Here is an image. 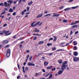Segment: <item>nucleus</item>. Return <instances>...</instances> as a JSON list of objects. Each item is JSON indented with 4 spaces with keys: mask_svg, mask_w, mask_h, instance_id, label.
<instances>
[{
    "mask_svg": "<svg viewBox=\"0 0 79 79\" xmlns=\"http://www.w3.org/2000/svg\"><path fill=\"white\" fill-rule=\"evenodd\" d=\"M24 11H23L22 13H21V14H22V15H24Z\"/></svg>",
    "mask_w": 79,
    "mask_h": 79,
    "instance_id": "49530a36",
    "label": "nucleus"
},
{
    "mask_svg": "<svg viewBox=\"0 0 79 79\" xmlns=\"http://www.w3.org/2000/svg\"><path fill=\"white\" fill-rule=\"evenodd\" d=\"M42 71L44 73H45V70L44 69H43Z\"/></svg>",
    "mask_w": 79,
    "mask_h": 79,
    "instance_id": "052dcab7",
    "label": "nucleus"
},
{
    "mask_svg": "<svg viewBox=\"0 0 79 79\" xmlns=\"http://www.w3.org/2000/svg\"><path fill=\"white\" fill-rule=\"evenodd\" d=\"M36 23V21L32 23V24H31V27H35V26H37V25H38L39 24H40V22L39 21L37 22L34 25V23Z\"/></svg>",
    "mask_w": 79,
    "mask_h": 79,
    "instance_id": "f03ea898",
    "label": "nucleus"
},
{
    "mask_svg": "<svg viewBox=\"0 0 79 79\" xmlns=\"http://www.w3.org/2000/svg\"><path fill=\"white\" fill-rule=\"evenodd\" d=\"M53 38H51L49 39V41H50V40H53Z\"/></svg>",
    "mask_w": 79,
    "mask_h": 79,
    "instance_id": "c03bdc74",
    "label": "nucleus"
},
{
    "mask_svg": "<svg viewBox=\"0 0 79 79\" xmlns=\"http://www.w3.org/2000/svg\"><path fill=\"white\" fill-rule=\"evenodd\" d=\"M5 11H8V9H7V8H5V10H4Z\"/></svg>",
    "mask_w": 79,
    "mask_h": 79,
    "instance_id": "bf43d9fd",
    "label": "nucleus"
},
{
    "mask_svg": "<svg viewBox=\"0 0 79 79\" xmlns=\"http://www.w3.org/2000/svg\"><path fill=\"white\" fill-rule=\"evenodd\" d=\"M56 69V68H54V69H52V71H54V70H55Z\"/></svg>",
    "mask_w": 79,
    "mask_h": 79,
    "instance_id": "37998d69",
    "label": "nucleus"
},
{
    "mask_svg": "<svg viewBox=\"0 0 79 79\" xmlns=\"http://www.w3.org/2000/svg\"><path fill=\"white\" fill-rule=\"evenodd\" d=\"M7 2L8 3H10V4H11L12 3H13V1L11 0H9V1H7Z\"/></svg>",
    "mask_w": 79,
    "mask_h": 79,
    "instance_id": "412c9836",
    "label": "nucleus"
},
{
    "mask_svg": "<svg viewBox=\"0 0 79 79\" xmlns=\"http://www.w3.org/2000/svg\"><path fill=\"white\" fill-rule=\"evenodd\" d=\"M79 21H75V23H79Z\"/></svg>",
    "mask_w": 79,
    "mask_h": 79,
    "instance_id": "e2e57ef3",
    "label": "nucleus"
},
{
    "mask_svg": "<svg viewBox=\"0 0 79 79\" xmlns=\"http://www.w3.org/2000/svg\"><path fill=\"white\" fill-rule=\"evenodd\" d=\"M70 10V8H67L64 10V11H67V10Z\"/></svg>",
    "mask_w": 79,
    "mask_h": 79,
    "instance_id": "b1692460",
    "label": "nucleus"
},
{
    "mask_svg": "<svg viewBox=\"0 0 79 79\" xmlns=\"http://www.w3.org/2000/svg\"><path fill=\"white\" fill-rule=\"evenodd\" d=\"M7 53H10V49H8Z\"/></svg>",
    "mask_w": 79,
    "mask_h": 79,
    "instance_id": "72a5a7b5",
    "label": "nucleus"
},
{
    "mask_svg": "<svg viewBox=\"0 0 79 79\" xmlns=\"http://www.w3.org/2000/svg\"><path fill=\"white\" fill-rule=\"evenodd\" d=\"M44 41H41L39 42V44L40 45L41 44H44Z\"/></svg>",
    "mask_w": 79,
    "mask_h": 79,
    "instance_id": "4468645a",
    "label": "nucleus"
},
{
    "mask_svg": "<svg viewBox=\"0 0 79 79\" xmlns=\"http://www.w3.org/2000/svg\"><path fill=\"white\" fill-rule=\"evenodd\" d=\"M67 61H65L64 62V64L63 63H62V65L61 67V69L62 71H64V69H66V64H67Z\"/></svg>",
    "mask_w": 79,
    "mask_h": 79,
    "instance_id": "f257e3e1",
    "label": "nucleus"
},
{
    "mask_svg": "<svg viewBox=\"0 0 79 79\" xmlns=\"http://www.w3.org/2000/svg\"><path fill=\"white\" fill-rule=\"evenodd\" d=\"M20 78V77L19 76H18L17 77V79H19Z\"/></svg>",
    "mask_w": 79,
    "mask_h": 79,
    "instance_id": "0e129e2a",
    "label": "nucleus"
},
{
    "mask_svg": "<svg viewBox=\"0 0 79 79\" xmlns=\"http://www.w3.org/2000/svg\"><path fill=\"white\" fill-rule=\"evenodd\" d=\"M73 42L74 43V45H77V44L76 42V41H74Z\"/></svg>",
    "mask_w": 79,
    "mask_h": 79,
    "instance_id": "c9c22d12",
    "label": "nucleus"
},
{
    "mask_svg": "<svg viewBox=\"0 0 79 79\" xmlns=\"http://www.w3.org/2000/svg\"><path fill=\"white\" fill-rule=\"evenodd\" d=\"M62 73H63V71L62 70H60L58 72L57 74L58 75H60V74H61Z\"/></svg>",
    "mask_w": 79,
    "mask_h": 79,
    "instance_id": "1a4fd4ad",
    "label": "nucleus"
},
{
    "mask_svg": "<svg viewBox=\"0 0 79 79\" xmlns=\"http://www.w3.org/2000/svg\"><path fill=\"white\" fill-rule=\"evenodd\" d=\"M73 55L74 56H77L78 55V53L76 52H73Z\"/></svg>",
    "mask_w": 79,
    "mask_h": 79,
    "instance_id": "9d476101",
    "label": "nucleus"
},
{
    "mask_svg": "<svg viewBox=\"0 0 79 79\" xmlns=\"http://www.w3.org/2000/svg\"><path fill=\"white\" fill-rule=\"evenodd\" d=\"M18 68H19V70L20 69V67L19 66V64H17Z\"/></svg>",
    "mask_w": 79,
    "mask_h": 79,
    "instance_id": "a19ab883",
    "label": "nucleus"
},
{
    "mask_svg": "<svg viewBox=\"0 0 79 79\" xmlns=\"http://www.w3.org/2000/svg\"><path fill=\"white\" fill-rule=\"evenodd\" d=\"M52 50H56V48H52Z\"/></svg>",
    "mask_w": 79,
    "mask_h": 79,
    "instance_id": "603ef678",
    "label": "nucleus"
},
{
    "mask_svg": "<svg viewBox=\"0 0 79 79\" xmlns=\"http://www.w3.org/2000/svg\"><path fill=\"white\" fill-rule=\"evenodd\" d=\"M37 38L36 36H35L34 37V38L33 39V40H36V39Z\"/></svg>",
    "mask_w": 79,
    "mask_h": 79,
    "instance_id": "de8ad7c7",
    "label": "nucleus"
},
{
    "mask_svg": "<svg viewBox=\"0 0 79 79\" xmlns=\"http://www.w3.org/2000/svg\"><path fill=\"white\" fill-rule=\"evenodd\" d=\"M4 6L5 7H7V8H10V6H11V4L8 3H7L6 2H5L4 3Z\"/></svg>",
    "mask_w": 79,
    "mask_h": 79,
    "instance_id": "20e7f679",
    "label": "nucleus"
},
{
    "mask_svg": "<svg viewBox=\"0 0 79 79\" xmlns=\"http://www.w3.org/2000/svg\"><path fill=\"white\" fill-rule=\"evenodd\" d=\"M78 32H79V31H77L75 32V34H78Z\"/></svg>",
    "mask_w": 79,
    "mask_h": 79,
    "instance_id": "5fc2aeb1",
    "label": "nucleus"
},
{
    "mask_svg": "<svg viewBox=\"0 0 79 79\" xmlns=\"http://www.w3.org/2000/svg\"><path fill=\"white\" fill-rule=\"evenodd\" d=\"M74 49H75V50H77V47L75 46L74 48Z\"/></svg>",
    "mask_w": 79,
    "mask_h": 79,
    "instance_id": "3c124183",
    "label": "nucleus"
},
{
    "mask_svg": "<svg viewBox=\"0 0 79 79\" xmlns=\"http://www.w3.org/2000/svg\"><path fill=\"white\" fill-rule=\"evenodd\" d=\"M47 45H48V47H50V44L48 43L47 44Z\"/></svg>",
    "mask_w": 79,
    "mask_h": 79,
    "instance_id": "338daca9",
    "label": "nucleus"
},
{
    "mask_svg": "<svg viewBox=\"0 0 79 79\" xmlns=\"http://www.w3.org/2000/svg\"><path fill=\"white\" fill-rule=\"evenodd\" d=\"M50 15H51V14H49L46 15L44 16V17H47L48 16H50Z\"/></svg>",
    "mask_w": 79,
    "mask_h": 79,
    "instance_id": "dca6fc26",
    "label": "nucleus"
},
{
    "mask_svg": "<svg viewBox=\"0 0 79 79\" xmlns=\"http://www.w3.org/2000/svg\"><path fill=\"white\" fill-rule=\"evenodd\" d=\"M16 35H15L14 36H13V38H14V39H16L17 38V37H16Z\"/></svg>",
    "mask_w": 79,
    "mask_h": 79,
    "instance_id": "09e8293b",
    "label": "nucleus"
},
{
    "mask_svg": "<svg viewBox=\"0 0 79 79\" xmlns=\"http://www.w3.org/2000/svg\"><path fill=\"white\" fill-rule=\"evenodd\" d=\"M77 6H76V7H72V8L73 9H76V8H77Z\"/></svg>",
    "mask_w": 79,
    "mask_h": 79,
    "instance_id": "473e14b6",
    "label": "nucleus"
},
{
    "mask_svg": "<svg viewBox=\"0 0 79 79\" xmlns=\"http://www.w3.org/2000/svg\"><path fill=\"white\" fill-rule=\"evenodd\" d=\"M8 47H9V45H6V46L4 47V48H8Z\"/></svg>",
    "mask_w": 79,
    "mask_h": 79,
    "instance_id": "58836bf2",
    "label": "nucleus"
},
{
    "mask_svg": "<svg viewBox=\"0 0 79 79\" xmlns=\"http://www.w3.org/2000/svg\"><path fill=\"white\" fill-rule=\"evenodd\" d=\"M8 40H5L3 41V44H8Z\"/></svg>",
    "mask_w": 79,
    "mask_h": 79,
    "instance_id": "0eeeda50",
    "label": "nucleus"
},
{
    "mask_svg": "<svg viewBox=\"0 0 79 79\" xmlns=\"http://www.w3.org/2000/svg\"><path fill=\"white\" fill-rule=\"evenodd\" d=\"M40 74V73H36L35 75V77H37Z\"/></svg>",
    "mask_w": 79,
    "mask_h": 79,
    "instance_id": "aec40b11",
    "label": "nucleus"
},
{
    "mask_svg": "<svg viewBox=\"0 0 79 79\" xmlns=\"http://www.w3.org/2000/svg\"><path fill=\"white\" fill-rule=\"evenodd\" d=\"M77 25H73V28H74V27H77Z\"/></svg>",
    "mask_w": 79,
    "mask_h": 79,
    "instance_id": "c85d7f7f",
    "label": "nucleus"
},
{
    "mask_svg": "<svg viewBox=\"0 0 79 79\" xmlns=\"http://www.w3.org/2000/svg\"><path fill=\"white\" fill-rule=\"evenodd\" d=\"M52 54H53V53H49V55L50 56H51V55H52Z\"/></svg>",
    "mask_w": 79,
    "mask_h": 79,
    "instance_id": "6e6d98bb",
    "label": "nucleus"
},
{
    "mask_svg": "<svg viewBox=\"0 0 79 79\" xmlns=\"http://www.w3.org/2000/svg\"><path fill=\"white\" fill-rule=\"evenodd\" d=\"M22 2V0H20L19 1V3H20Z\"/></svg>",
    "mask_w": 79,
    "mask_h": 79,
    "instance_id": "69168bd1",
    "label": "nucleus"
},
{
    "mask_svg": "<svg viewBox=\"0 0 79 79\" xmlns=\"http://www.w3.org/2000/svg\"><path fill=\"white\" fill-rule=\"evenodd\" d=\"M42 54H43V53L41 52L38 55H37V57H38L39 56H40V55H42Z\"/></svg>",
    "mask_w": 79,
    "mask_h": 79,
    "instance_id": "cd10ccee",
    "label": "nucleus"
},
{
    "mask_svg": "<svg viewBox=\"0 0 79 79\" xmlns=\"http://www.w3.org/2000/svg\"><path fill=\"white\" fill-rule=\"evenodd\" d=\"M76 23L75 22H73L70 24V25H75Z\"/></svg>",
    "mask_w": 79,
    "mask_h": 79,
    "instance_id": "a878e982",
    "label": "nucleus"
},
{
    "mask_svg": "<svg viewBox=\"0 0 79 79\" xmlns=\"http://www.w3.org/2000/svg\"><path fill=\"white\" fill-rule=\"evenodd\" d=\"M13 10L12 9V8H10L9 9V12H13Z\"/></svg>",
    "mask_w": 79,
    "mask_h": 79,
    "instance_id": "f3484780",
    "label": "nucleus"
},
{
    "mask_svg": "<svg viewBox=\"0 0 79 79\" xmlns=\"http://www.w3.org/2000/svg\"><path fill=\"white\" fill-rule=\"evenodd\" d=\"M63 22H64V23H67V22H68V21H67V20H63Z\"/></svg>",
    "mask_w": 79,
    "mask_h": 79,
    "instance_id": "7c9ffc66",
    "label": "nucleus"
},
{
    "mask_svg": "<svg viewBox=\"0 0 79 79\" xmlns=\"http://www.w3.org/2000/svg\"><path fill=\"white\" fill-rule=\"evenodd\" d=\"M0 6H4V4H3V3H1L0 4Z\"/></svg>",
    "mask_w": 79,
    "mask_h": 79,
    "instance_id": "bb28decb",
    "label": "nucleus"
},
{
    "mask_svg": "<svg viewBox=\"0 0 79 79\" xmlns=\"http://www.w3.org/2000/svg\"><path fill=\"white\" fill-rule=\"evenodd\" d=\"M7 26V24H5L4 25L3 27H5V26Z\"/></svg>",
    "mask_w": 79,
    "mask_h": 79,
    "instance_id": "680f3d73",
    "label": "nucleus"
},
{
    "mask_svg": "<svg viewBox=\"0 0 79 79\" xmlns=\"http://www.w3.org/2000/svg\"><path fill=\"white\" fill-rule=\"evenodd\" d=\"M10 56V53H7L6 56L7 57H9V56Z\"/></svg>",
    "mask_w": 79,
    "mask_h": 79,
    "instance_id": "2eb2a0df",
    "label": "nucleus"
},
{
    "mask_svg": "<svg viewBox=\"0 0 79 79\" xmlns=\"http://www.w3.org/2000/svg\"><path fill=\"white\" fill-rule=\"evenodd\" d=\"M29 8H30L29 7H27V11H29Z\"/></svg>",
    "mask_w": 79,
    "mask_h": 79,
    "instance_id": "ea45409f",
    "label": "nucleus"
},
{
    "mask_svg": "<svg viewBox=\"0 0 79 79\" xmlns=\"http://www.w3.org/2000/svg\"><path fill=\"white\" fill-rule=\"evenodd\" d=\"M60 15L59 14H57L56 15V17H58V16H60Z\"/></svg>",
    "mask_w": 79,
    "mask_h": 79,
    "instance_id": "79ce46f5",
    "label": "nucleus"
},
{
    "mask_svg": "<svg viewBox=\"0 0 79 79\" xmlns=\"http://www.w3.org/2000/svg\"><path fill=\"white\" fill-rule=\"evenodd\" d=\"M52 76H53L52 74H51L49 76V78H48V79H50L51 78H52Z\"/></svg>",
    "mask_w": 79,
    "mask_h": 79,
    "instance_id": "f8f14e48",
    "label": "nucleus"
},
{
    "mask_svg": "<svg viewBox=\"0 0 79 79\" xmlns=\"http://www.w3.org/2000/svg\"><path fill=\"white\" fill-rule=\"evenodd\" d=\"M63 8H64V6H61L60 7V10H61L62 9H63Z\"/></svg>",
    "mask_w": 79,
    "mask_h": 79,
    "instance_id": "4c0bfd02",
    "label": "nucleus"
},
{
    "mask_svg": "<svg viewBox=\"0 0 79 79\" xmlns=\"http://www.w3.org/2000/svg\"><path fill=\"white\" fill-rule=\"evenodd\" d=\"M58 62L60 64H61L62 63V60H60L58 61Z\"/></svg>",
    "mask_w": 79,
    "mask_h": 79,
    "instance_id": "ddd939ff",
    "label": "nucleus"
},
{
    "mask_svg": "<svg viewBox=\"0 0 79 79\" xmlns=\"http://www.w3.org/2000/svg\"><path fill=\"white\" fill-rule=\"evenodd\" d=\"M28 69H29V68H28V67H26L25 68V71H28Z\"/></svg>",
    "mask_w": 79,
    "mask_h": 79,
    "instance_id": "393cba45",
    "label": "nucleus"
},
{
    "mask_svg": "<svg viewBox=\"0 0 79 79\" xmlns=\"http://www.w3.org/2000/svg\"><path fill=\"white\" fill-rule=\"evenodd\" d=\"M9 32V31H6V30L0 31V35H3L4 33H5V34H8V33Z\"/></svg>",
    "mask_w": 79,
    "mask_h": 79,
    "instance_id": "7ed1b4c3",
    "label": "nucleus"
},
{
    "mask_svg": "<svg viewBox=\"0 0 79 79\" xmlns=\"http://www.w3.org/2000/svg\"><path fill=\"white\" fill-rule=\"evenodd\" d=\"M52 66H51L50 67H48L47 68V69L48 70L50 69H52Z\"/></svg>",
    "mask_w": 79,
    "mask_h": 79,
    "instance_id": "a211bd4d",
    "label": "nucleus"
},
{
    "mask_svg": "<svg viewBox=\"0 0 79 79\" xmlns=\"http://www.w3.org/2000/svg\"><path fill=\"white\" fill-rule=\"evenodd\" d=\"M42 22L39 25H38V26H41L42 24Z\"/></svg>",
    "mask_w": 79,
    "mask_h": 79,
    "instance_id": "4d7b16f0",
    "label": "nucleus"
},
{
    "mask_svg": "<svg viewBox=\"0 0 79 79\" xmlns=\"http://www.w3.org/2000/svg\"><path fill=\"white\" fill-rule=\"evenodd\" d=\"M10 34H11V33H10L7 34V35H6V36L9 35H10Z\"/></svg>",
    "mask_w": 79,
    "mask_h": 79,
    "instance_id": "a18cd8bd",
    "label": "nucleus"
},
{
    "mask_svg": "<svg viewBox=\"0 0 79 79\" xmlns=\"http://www.w3.org/2000/svg\"><path fill=\"white\" fill-rule=\"evenodd\" d=\"M44 66H47L48 64V63L47 61H45L44 63Z\"/></svg>",
    "mask_w": 79,
    "mask_h": 79,
    "instance_id": "9b49d317",
    "label": "nucleus"
},
{
    "mask_svg": "<svg viewBox=\"0 0 79 79\" xmlns=\"http://www.w3.org/2000/svg\"><path fill=\"white\" fill-rule=\"evenodd\" d=\"M73 0H69L68 2H73Z\"/></svg>",
    "mask_w": 79,
    "mask_h": 79,
    "instance_id": "8fccbe9b",
    "label": "nucleus"
},
{
    "mask_svg": "<svg viewBox=\"0 0 79 79\" xmlns=\"http://www.w3.org/2000/svg\"><path fill=\"white\" fill-rule=\"evenodd\" d=\"M26 52H27V53H29V50H27V51H26Z\"/></svg>",
    "mask_w": 79,
    "mask_h": 79,
    "instance_id": "774afa93",
    "label": "nucleus"
},
{
    "mask_svg": "<svg viewBox=\"0 0 79 79\" xmlns=\"http://www.w3.org/2000/svg\"><path fill=\"white\" fill-rule=\"evenodd\" d=\"M72 34H73V31H70V35H71Z\"/></svg>",
    "mask_w": 79,
    "mask_h": 79,
    "instance_id": "864d4df0",
    "label": "nucleus"
},
{
    "mask_svg": "<svg viewBox=\"0 0 79 79\" xmlns=\"http://www.w3.org/2000/svg\"><path fill=\"white\" fill-rule=\"evenodd\" d=\"M50 74H51V73H49L48 74H47L45 76V77H48V76H49V75H50Z\"/></svg>",
    "mask_w": 79,
    "mask_h": 79,
    "instance_id": "5701e85b",
    "label": "nucleus"
},
{
    "mask_svg": "<svg viewBox=\"0 0 79 79\" xmlns=\"http://www.w3.org/2000/svg\"><path fill=\"white\" fill-rule=\"evenodd\" d=\"M61 50H62L63 51H64V49H59L56 51V52H58V51H61Z\"/></svg>",
    "mask_w": 79,
    "mask_h": 79,
    "instance_id": "2f4dec72",
    "label": "nucleus"
},
{
    "mask_svg": "<svg viewBox=\"0 0 79 79\" xmlns=\"http://www.w3.org/2000/svg\"><path fill=\"white\" fill-rule=\"evenodd\" d=\"M32 1H31L30 2H29L28 4V5H31L32 4Z\"/></svg>",
    "mask_w": 79,
    "mask_h": 79,
    "instance_id": "4be33fe9",
    "label": "nucleus"
},
{
    "mask_svg": "<svg viewBox=\"0 0 79 79\" xmlns=\"http://www.w3.org/2000/svg\"><path fill=\"white\" fill-rule=\"evenodd\" d=\"M43 16V14L42 13H41L39 15H38L37 16L36 18H40L42 17Z\"/></svg>",
    "mask_w": 79,
    "mask_h": 79,
    "instance_id": "6e6552de",
    "label": "nucleus"
},
{
    "mask_svg": "<svg viewBox=\"0 0 79 79\" xmlns=\"http://www.w3.org/2000/svg\"><path fill=\"white\" fill-rule=\"evenodd\" d=\"M16 12H14L12 15L13 16H15V15H16Z\"/></svg>",
    "mask_w": 79,
    "mask_h": 79,
    "instance_id": "f704fd0d",
    "label": "nucleus"
},
{
    "mask_svg": "<svg viewBox=\"0 0 79 79\" xmlns=\"http://www.w3.org/2000/svg\"><path fill=\"white\" fill-rule=\"evenodd\" d=\"M53 37H55V38L53 40V42H55L56 40V37L54 36Z\"/></svg>",
    "mask_w": 79,
    "mask_h": 79,
    "instance_id": "6ab92c4d",
    "label": "nucleus"
},
{
    "mask_svg": "<svg viewBox=\"0 0 79 79\" xmlns=\"http://www.w3.org/2000/svg\"><path fill=\"white\" fill-rule=\"evenodd\" d=\"M78 60H79V57H74L73 58V61L75 62L78 61Z\"/></svg>",
    "mask_w": 79,
    "mask_h": 79,
    "instance_id": "39448f33",
    "label": "nucleus"
},
{
    "mask_svg": "<svg viewBox=\"0 0 79 79\" xmlns=\"http://www.w3.org/2000/svg\"><path fill=\"white\" fill-rule=\"evenodd\" d=\"M40 31L39 30H37V31H35V32H39Z\"/></svg>",
    "mask_w": 79,
    "mask_h": 79,
    "instance_id": "13d9d810",
    "label": "nucleus"
},
{
    "mask_svg": "<svg viewBox=\"0 0 79 79\" xmlns=\"http://www.w3.org/2000/svg\"><path fill=\"white\" fill-rule=\"evenodd\" d=\"M32 56H31L30 57L29 60L30 61H31V59H32Z\"/></svg>",
    "mask_w": 79,
    "mask_h": 79,
    "instance_id": "c756f323",
    "label": "nucleus"
},
{
    "mask_svg": "<svg viewBox=\"0 0 79 79\" xmlns=\"http://www.w3.org/2000/svg\"><path fill=\"white\" fill-rule=\"evenodd\" d=\"M27 65L28 66H35V64H33L32 63H31V62H29L27 64Z\"/></svg>",
    "mask_w": 79,
    "mask_h": 79,
    "instance_id": "423d86ee",
    "label": "nucleus"
},
{
    "mask_svg": "<svg viewBox=\"0 0 79 79\" xmlns=\"http://www.w3.org/2000/svg\"><path fill=\"white\" fill-rule=\"evenodd\" d=\"M4 14H5V11H4V12L1 13V15H4Z\"/></svg>",
    "mask_w": 79,
    "mask_h": 79,
    "instance_id": "e433bc0d",
    "label": "nucleus"
}]
</instances>
